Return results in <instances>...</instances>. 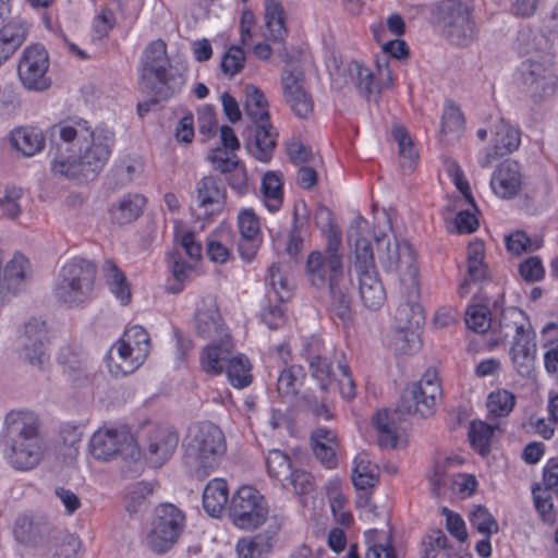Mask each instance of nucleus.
<instances>
[{
	"mask_svg": "<svg viewBox=\"0 0 558 558\" xmlns=\"http://www.w3.org/2000/svg\"><path fill=\"white\" fill-rule=\"evenodd\" d=\"M50 171L57 178L88 180L107 163L114 145L108 129H93L86 120L69 119L51 128Z\"/></svg>",
	"mask_w": 558,
	"mask_h": 558,
	"instance_id": "f257e3e1",
	"label": "nucleus"
},
{
	"mask_svg": "<svg viewBox=\"0 0 558 558\" xmlns=\"http://www.w3.org/2000/svg\"><path fill=\"white\" fill-rule=\"evenodd\" d=\"M0 441L4 460L22 472L36 469L47 452L40 417L27 409L12 410L5 414Z\"/></svg>",
	"mask_w": 558,
	"mask_h": 558,
	"instance_id": "f03ea898",
	"label": "nucleus"
},
{
	"mask_svg": "<svg viewBox=\"0 0 558 558\" xmlns=\"http://www.w3.org/2000/svg\"><path fill=\"white\" fill-rule=\"evenodd\" d=\"M324 235L325 253L314 251L307 257V278L316 289L328 290L331 310L338 317L345 319L351 304L352 281L343 268L341 232L337 229Z\"/></svg>",
	"mask_w": 558,
	"mask_h": 558,
	"instance_id": "7ed1b4c3",
	"label": "nucleus"
},
{
	"mask_svg": "<svg viewBox=\"0 0 558 558\" xmlns=\"http://www.w3.org/2000/svg\"><path fill=\"white\" fill-rule=\"evenodd\" d=\"M375 40L381 46L383 54L376 58L375 70L357 60L350 61L344 72L359 92L368 99H377L380 93L393 86V75L388 57L401 59L408 54L407 44L399 38H388L384 23L371 27Z\"/></svg>",
	"mask_w": 558,
	"mask_h": 558,
	"instance_id": "20e7f679",
	"label": "nucleus"
},
{
	"mask_svg": "<svg viewBox=\"0 0 558 558\" xmlns=\"http://www.w3.org/2000/svg\"><path fill=\"white\" fill-rule=\"evenodd\" d=\"M369 225L357 216L348 230V242L353 248V268L357 276L359 292L365 307L376 311L386 301V291L374 266V254L368 239Z\"/></svg>",
	"mask_w": 558,
	"mask_h": 558,
	"instance_id": "39448f33",
	"label": "nucleus"
},
{
	"mask_svg": "<svg viewBox=\"0 0 558 558\" xmlns=\"http://www.w3.org/2000/svg\"><path fill=\"white\" fill-rule=\"evenodd\" d=\"M140 84L157 99H168L179 94L185 83L183 73L173 66L167 54L165 41L149 43L141 57Z\"/></svg>",
	"mask_w": 558,
	"mask_h": 558,
	"instance_id": "423d86ee",
	"label": "nucleus"
},
{
	"mask_svg": "<svg viewBox=\"0 0 558 558\" xmlns=\"http://www.w3.org/2000/svg\"><path fill=\"white\" fill-rule=\"evenodd\" d=\"M184 463L197 476H206L220 463L227 446L221 429L213 423L189 427L183 440Z\"/></svg>",
	"mask_w": 558,
	"mask_h": 558,
	"instance_id": "0eeeda50",
	"label": "nucleus"
},
{
	"mask_svg": "<svg viewBox=\"0 0 558 558\" xmlns=\"http://www.w3.org/2000/svg\"><path fill=\"white\" fill-rule=\"evenodd\" d=\"M244 111L254 125L245 147L252 157L260 162H268L272 158L278 134L269 121L268 101L264 93L254 85L245 87Z\"/></svg>",
	"mask_w": 558,
	"mask_h": 558,
	"instance_id": "6e6552de",
	"label": "nucleus"
},
{
	"mask_svg": "<svg viewBox=\"0 0 558 558\" xmlns=\"http://www.w3.org/2000/svg\"><path fill=\"white\" fill-rule=\"evenodd\" d=\"M430 22L447 39L459 47H466L476 37L472 7L461 0H441L430 8Z\"/></svg>",
	"mask_w": 558,
	"mask_h": 558,
	"instance_id": "1a4fd4ad",
	"label": "nucleus"
},
{
	"mask_svg": "<svg viewBox=\"0 0 558 558\" xmlns=\"http://www.w3.org/2000/svg\"><path fill=\"white\" fill-rule=\"evenodd\" d=\"M502 328L513 331L509 355L521 376H530L536 356L535 332L526 314L518 307H508L500 317Z\"/></svg>",
	"mask_w": 558,
	"mask_h": 558,
	"instance_id": "9d476101",
	"label": "nucleus"
},
{
	"mask_svg": "<svg viewBox=\"0 0 558 558\" xmlns=\"http://www.w3.org/2000/svg\"><path fill=\"white\" fill-rule=\"evenodd\" d=\"M96 278V266L83 257L69 259L61 268L53 288L56 298L75 306L85 302L92 294Z\"/></svg>",
	"mask_w": 558,
	"mask_h": 558,
	"instance_id": "9b49d317",
	"label": "nucleus"
},
{
	"mask_svg": "<svg viewBox=\"0 0 558 558\" xmlns=\"http://www.w3.org/2000/svg\"><path fill=\"white\" fill-rule=\"evenodd\" d=\"M150 350V339L141 326H132L117 341L108 357L109 372L113 376H124L134 373L147 359Z\"/></svg>",
	"mask_w": 558,
	"mask_h": 558,
	"instance_id": "f8f14e48",
	"label": "nucleus"
},
{
	"mask_svg": "<svg viewBox=\"0 0 558 558\" xmlns=\"http://www.w3.org/2000/svg\"><path fill=\"white\" fill-rule=\"evenodd\" d=\"M376 244L377 256L381 267L387 272L397 274L400 284H408L410 291L415 293L418 268L415 254L410 244L396 238L393 241H390L387 235L376 238Z\"/></svg>",
	"mask_w": 558,
	"mask_h": 558,
	"instance_id": "ddd939ff",
	"label": "nucleus"
},
{
	"mask_svg": "<svg viewBox=\"0 0 558 558\" xmlns=\"http://www.w3.org/2000/svg\"><path fill=\"white\" fill-rule=\"evenodd\" d=\"M184 526L185 515L178 507L172 504L159 505L146 536L148 548L158 555L167 553L178 542Z\"/></svg>",
	"mask_w": 558,
	"mask_h": 558,
	"instance_id": "4468645a",
	"label": "nucleus"
},
{
	"mask_svg": "<svg viewBox=\"0 0 558 558\" xmlns=\"http://www.w3.org/2000/svg\"><path fill=\"white\" fill-rule=\"evenodd\" d=\"M89 451L98 460H109L116 456L136 460L141 456L138 444L123 425L98 428L90 437Z\"/></svg>",
	"mask_w": 558,
	"mask_h": 558,
	"instance_id": "2eb2a0df",
	"label": "nucleus"
},
{
	"mask_svg": "<svg viewBox=\"0 0 558 558\" xmlns=\"http://www.w3.org/2000/svg\"><path fill=\"white\" fill-rule=\"evenodd\" d=\"M229 510L234 525L247 531L264 524L269 512L264 496L250 485L238 488L231 497Z\"/></svg>",
	"mask_w": 558,
	"mask_h": 558,
	"instance_id": "dca6fc26",
	"label": "nucleus"
},
{
	"mask_svg": "<svg viewBox=\"0 0 558 558\" xmlns=\"http://www.w3.org/2000/svg\"><path fill=\"white\" fill-rule=\"evenodd\" d=\"M444 167L451 182L461 194L453 205L457 214L452 221V229L457 233H472L478 227V218L477 207L472 196L470 184L456 160L446 159Z\"/></svg>",
	"mask_w": 558,
	"mask_h": 558,
	"instance_id": "f3484780",
	"label": "nucleus"
},
{
	"mask_svg": "<svg viewBox=\"0 0 558 558\" xmlns=\"http://www.w3.org/2000/svg\"><path fill=\"white\" fill-rule=\"evenodd\" d=\"M48 335L46 323L32 318L17 335L15 352L21 361L34 368L45 371L50 355L47 350Z\"/></svg>",
	"mask_w": 558,
	"mask_h": 558,
	"instance_id": "a211bd4d",
	"label": "nucleus"
},
{
	"mask_svg": "<svg viewBox=\"0 0 558 558\" xmlns=\"http://www.w3.org/2000/svg\"><path fill=\"white\" fill-rule=\"evenodd\" d=\"M441 396L440 381L436 371L427 369L422 378L412 384L401 397L400 411L428 416Z\"/></svg>",
	"mask_w": 558,
	"mask_h": 558,
	"instance_id": "6ab92c4d",
	"label": "nucleus"
},
{
	"mask_svg": "<svg viewBox=\"0 0 558 558\" xmlns=\"http://www.w3.org/2000/svg\"><path fill=\"white\" fill-rule=\"evenodd\" d=\"M49 57L41 45L26 47L19 60L17 76L24 88L43 92L49 88L51 80L48 76Z\"/></svg>",
	"mask_w": 558,
	"mask_h": 558,
	"instance_id": "aec40b11",
	"label": "nucleus"
},
{
	"mask_svg": "<svg viewBox=\"0 0 558 558\" xmlns=\"http://www.w3.org/2000/svg\"><path fill=\"white\" fill-rule=\"evenodd\" d=\"M226 205V187L221 180L214 175L202 178L192 196L191 210L199 220H209L219 215Z\"/></svg>",
	"mask_w": 558,
	"mask_h": 558,
	"instance_id": "412c9836",
	"label": "nucleus"
},
{
	"mask_svg": "<svg viewBox=\"0 0 558 558\" xmlns=\"http://www.w3.org/2000/svg\"><path fill=\"white\" fill-rule=\"evenodd\" d=\"M179 442L175 429L169 425H149L144 428L142 442L138 447L149 463L161 466L174 452Z\"/></svg>",
	"mask_w": 558,
	"mask_h": 558,
	"instance_id": "4be33fe9",
	"label": "nucleus"
},
{
	"mask_svg": "<svg viewBox=\"0 0 558 558\" xmlns=\"http://www.w3.org/2000/svg\"><path fill=\"white\" fill-rule=\"evenodd\" d=\"M517 82L524 93L541 99L554 93L558 80L545 62L529 59L519 66Z\"/></svg>",
	"mask_w": 558,
	"mask_h": 558,
	"instance_id": "5701e85b",
	"label": "nucleus"
},
{
	"mask_svg": "<svg viewBox=\"0 0 558 558\" xmlns=\"http://www.w3.org/2000/svg\"><path fill=\"white\" fill-rule=\"evenodd\" d=\"M29 269V262L23 254L14 253L5 259L4 253L0 251V305L21 290Z\"/></svg>",
	"mask_w": 558,
	"mask_h": 558,
	"instance_id": "b1692460",
	"label": "nucleus"
},
{
	"mask_svg": "<svg viewBox=\"0 0 558 558\" xmlns=\"http://www.w3.org/2000/svg\"><path fill=\"white\" fill-rule=\"evenodd\" d=\"M303 72L299 65H288L281 75V84L287 102L299 118H307L313 111V101L305 92Z\"/></svg>",
	"mask_w": 558,
	"mask_h": 558,
	"instance_id": "393cba45",
	"label": "nucleus"
},
{
	"mask_svg": "<svg viewBox=\"0 0 558 558\" xmlns=\"http://www.w3.org/2000/svg\"><path fill=\"white\" fill-rule=\"evenodd\" d=\"M193 327L199 337L209 340L222 337L223 333H229L221 320L216 300L213 295L203 296L196 302Z\"/></svg>",
	"mask_w": 558,
	"mask_h": 558,
	"instance_id": "a878e982",
	"label": "nucleus"
},
{
	"mask_svg": "<svg viewBox=\"0 0 558 558\" xmlns=\"http://www.w3.org/2000/svg\"><path fill=\"white\" fill-rule=\"evenodd\" d=\"M523 182L521 166L517 161L508 159L494 170L489 185L497 197L511 199L520 193Z\"/></svg>",
	"mask_w": 558,
	"mask_h": 558,
	"instance_id": "bb28decb",
	"label": "nucleus"
},
{
	"mask_svg": "<svg viewBox=\"0 0 558 558\" xmlns=\"http://www.w3.org/2000/svg\"><path fill=\"white\" fill-rule=\"evenodd\" d=\"M233 350L234 343L230 333L209 340L199 353L201 368L210 375L222 374L227 363L234 355Z\"/></svg>",
	"mask_w": 558,
	"mask_h": 558,
	"instance_id": "cd10ccee",
	"label": "nucleus"
},
{
	"mask_svg": "<svg viewBox=\"0 0 558 558\" xmlns=\"http://www.w3.org/2000/svg\"><path fill=\"white\" fill-rule=\"evenodd\" d=\"M236 222L241 235L240 255L245 262H251L262 243L259 218L252 208H243L238 214Z\"/></svg>",
	"mask_w": 558,
	"mask_h": 558,
	"instance_id": "c85d7f7f",
	"label": "nucleus"
},
{
	"mask_svg": "<svg viewBox=\"0 0 558 558\" xmlns=\"http://www.w3.org/2000/svg\"><path fill=\"white\" fill-rule=\"evenodd\" d=\"M404 300L395 313V329H418L424 322V312L417 302L420 295V281H416V291L412 293L408 284H400Z\"/></svg>",
	"mask_w": 558,
	"mask_h": 558,
	"instance_id": "c756f323",
	"label": "nucleus"
},
{
	"mask_svg": "<svg viewBox=\"0 0 558 558\" xmlns=\"http://www.w3.org/2000/svg\"><path fill=\"white\" fill-rule=\"evenodd\" d=\"M322 343L313 338L304 348L303 354L308 362L312 377L316 380L320 389L326 390L336 377L332 371L331 362L320 355Z\"/></svg>",
	"mask_w": 558,
	"mask_h": 558,
	"instance_id": "7c9ffc66",
	"label": "nucleus"
},
{
	"mask_svg": "<svg viewBox=\"0 0 558 558\" xmlns=\"http://www.w3.org/2000/svg\"><path fill=\"white\" fill-rule=\"evenodd\" d=\"M29 24L22 17H14L0 28V64L8 60L26 40Z\"/></svg>",
	"mask_w": 558,
	"mask_h": 558,
	"instance_id": "2f4dec72",
	"label": "nucleus"
},
{
	"mask_svg": "<svg viewBox=\"0 0 558 558\" xmlns=\"http://www.w3.org/2000/svg\"><path fill=\"white\" fill-rule=\"evenodd\" d=\"M311 444L315 457L326 469L330 470L337 466L339 444L331 429L325 427L315 429L311 436Z\"/></svg>",
	"mask_w": 558,
	"mask_h": 558,
	"instance_id": "473e14b6",
	"label": "nucleus"
},
{
	"mask_svg": "<svg viewBox=\"0 0 558 558\" xmlns=\"http://www.w3.org/2000/svg\"><path fill=\"white\" fill-rule=\"evenodd\" d=\"M10 142L25 157L35 156L45 147L43 132L33 126L15 128L10 134Z\"/></svg>",
	"mask_w": 558,
	"mask_h": 558,
	"instance_id": "72a5a7b5",
	"label": "nucleus"
},
{
	"mask_svg": "<svg viewBox=\"0 0 558 558\" xmlns=\"http://www.w3.org/2000/svg\"><path fill=\"white\" fill-rule=\"evenodd\" d=\"M229 500L228 484L223 478L209 481L203 492L204 510L214 518L220 517Z\"/></svg>",
	"mask_w": 558,
	"mask_h": 558,
	"instance_id": "f704fd0d",
	"label": "nucleus"
},
{
	"mask_svg": "<svg viewBox=\"0 0 558 558\" xmlns=\"http://www.w3.org/2000/svg\"><path fill=\"white\" fill-rule=\"evenodd\" d=\"M262 202L266 209L275 214L283 204V183L280 172L267 171L262 178Z\"/></svg>",
	"mask_w": 558,
	"mask_h": 558,
	"instance_id": "c9c22d12",
	"label": "nucleus"
},
{
	"mask_svg": "<svg viewBox=\"0 0 558 558\" xmlns=\"http://www.w3.org/2000/svg\"><path fill=\"white\" fill-rule=\"evenodd\" d=\"M146 198L142 194H126L110 208L111 220L118 225L134 221L142 214Z\"/></svg>",
	"mask_w": 558,
	"mask_h": 558,
	"instance_id": "e433bc0d",
	"label": "nucleus"
},
{
	"mask_svg": "<svg viewBox=\"0 0 558 558\" xmlns=\"http://www.w3.org/2000/svg\"><path fill=\"white\" fill-rule=\"evenodd\" d=\"M101 270L106 283L114 298L122 305L129 304L132 294L130 283L123 271L110 259L104 262Z\"/></svg>",
	"mask_w": 558,
	"mask_h": 558,
	"instance_id": "4c0bfd02",
	"label": "nucleus"
},
{
	"mask_svg": "<svg viewBox=\"0 0 558 558\" xmlns=\"http://www.w3.org/2000/svg\"><path fill=\"white\" fill-rule=\"evenodd\" d=\"M378 466L371 461L368 453L360 452L353 459L352 483L359 490L372 488L378 482Z\"/></svg>",
	"mask_w": 558,
	"mask_h": 558,
	"instance_id": "58836bf2",
	"label": "nucleus"
},
{
	"mask_svg": "<svg viewBox=\"0 0 558 558\" xmlns=\"http://www.w3.org/2000/svg\"><path fill=\"white\" fill-rule=\"evenodd\" d=\"M366 558H397L390 531L369 529L364 532Z\"/></svg>",
	"mask_w": 558,
	"mask_h": 558,
	"instance_id": "ea45409f",
	"label": "nucleus"
},
{
	"mask_svg": "<svg viewBox=\"0 0 558 558\" xmlns=\"http://www.w3.org/2000/svg\"><path fill=\"white\" fill-rule=\"evenodd\" d=\"M286 34L284 12L281 3L278 0H266L265 38L272 41H280L284 38Z\"/></svg>",
	"mask_w": 558,
	"mask_h": 558,
	"instance_id": "a19ab883",
	"label": "nucleus"
},
{
	"mask_svg": "<svg viewBox=\"0 0 558 558\" xmlns=\"http://www.w3.org/2000/svg\"><path fill=\"white\" fill-rule=\"evenodd\" d=\"M342 480L338 476L331 477L326 484V493L335 520L348 525L352 520L351 513L347 510V497L342 492Z\"/></svg>",
	"mask_w": 558,
	"mask_h": 558,
	"instance_id": "79ce46f5",
	"label": "nucleus"
},
{
	"mask_svg": "<svg viewBox=\"0 0 558 558\" xmlns=\"http://www.w3.org/2000/svg\"><path fill=\"white\" fill-rule=\"evenodd\" d=\"M377 433V442L380 448L393 449L398 444V427L393 415L388 410H380L373 418Z\"/></svg>",
	"mask_w": 558,
	"mask_h": 558,
	"instance_id": "37998d69",
	"label": "nucleus"
},
{
	"mask_svg": "<svg viewBox=\"0 0 558 558\" xmlns=\"http://www.w3.org/2000/svg\"><path fill=\"white\" fill-rule=\"evenodd\" d=\"M492 144L501 155H508L518 149L521 143L520 132L504 119H499L493 130Z\"/></svg>",
	"mask_w": 558,
	"mask_h": 558,
	"instance_id": "c03bdc74",
	"label": "nucleus"
},
{
	"mask_svg": "<svg viewBox=\"0 0 558 558\" xmlns=\"http://www.w3.org/2000/svg\"><path fill=\"white\" fill-rule=\"evenodd\" d=\"M58 362L73 383L76 384L86 378L88 372V360L85 355L72 350L71 348H62L58 355Z\"/></svg>",
	"mask_w": 558,
	"mask_h": 558,
	"instance_id": "a18cd8bd",
	"label": "nucleus"
},
{
	"mask_svg": "<svg viewBox=\"0 0 558 558\" xmlns=\"http://www.w3.org/2000/svg\"><path fill=\"white\" fill-rule=\"evenodd\" d=\"M272 536L257 534L254 537H243L236 543L238 558H267L271 550Z\"/></svg>",
	"mask_w": 558,
	"mask_h": 558,
	"instance_id": "49530a36",
	"label": "nucleus"
},
{
	"mask_svg": "<svg viewBox=\"0 0 558 558\" xmlns=\"http://www.w3.org/2000/svg\"><path fill=\"white\" fill-rule=\"evenodd\" d=\"M252 364L243 353L234 354L227 366L225 372L230 384L234 388H244L252 383Z\"/></svg>",
	"mask_w": 558,
	"mask_h": 558,
	"instance_id": "de8ad7c7",
	"label": "nucleus"
},
{
	"mask_svg": "<svg viewBox=\"0 0 558 558\" xmlns=\"http://www.w3.org/2000/svg\"><path fill=\"white\" fill-rule=\"evenodd\" d=\"M464 132V119L453 104H447L441 117V137L447 143L458 141Z\"/></svg>",
	"mask_w": 558,
	"mask_h": 558,
	"instance_id": "09e8293b",
	"label": "nucleus"
},
{
	"mask_svg": "<svg viewBox=\"0 0 558 558\" xmlns=\"http://www.w3.org/2000/svg\"><path fill=\"white\" fill-rule=\"evenodd\" d=\"M266 468L271 478L284 485V481L289 477L294 466L287 452L280 449H271L266 456Z\"/></svg>",
	"mask_w": 558,
	"mask_h": 558,
	"instance_id": "8fccbe9b",
	"label": "nucleus"
},
{
	"mask_svg": "<svg viewBox=\"0 0 558 558\" xmlns=\"http://www.w3.org/2000/svg\"><path fill=\"white\" fill-rule=\"evenodd\" d=\"M392 136L398 144L400 163L404 170H412L418 159V154L408 131L400 124L392 128Z\"/></svg>",
	"mask_w": 558,
	"mask_h": 558,
	"instance_id": "3c124183",
	"label": "nucleus"
},
{
	"mask_svg": "<svg viewBox=\"0 0 558 558\" xmlns=\"http://www.w3.org/2000/svg\"><path fill=\"white\" fill-rule=\"evenodd\" d=\"M495 432V426L483 421H473L469 426V439L471 446L481 456H486L490 450V442Z\"/></svg>",
	"mask_w": 558,
	"mask_h": 558,
	"instance_id": "603ef678",
	"label": "nucleus"
},
{
	"mask_svg": "<svg viewBox=\"0 0 558 558\" xmlns=\"http://www.w3.org/2000/svg\"><path fill=\"white\" fill-rule=\"evenodd\" d=\"M332 360L337 364L338 374L335 378L338 380L339 392L343 399L351 400L355 397V384L345 355L342 351H336Z\"/></svg>",
	"mask_w": 558,
	"mask_h": 558,
	"instance_id": "864d4df0",
	"label": "nucleus"
},
{
	"mask_svg": "<svg viewBox=\"0 0 558 558\" xmlns=\"http://www.w3.org/2000/svg\"><path fill=\"white\" fill-rule=\"evenodd\" d=\"M304 378V372L301 366L292 365L282 369L278 376L277 390L282 397L295 396Z\"/></svg>",
	"mask_w": 558,
	"mask_h": 558,
	"instance_id": "5fc2aeb1",
	"label": "nucleus"
},
{
	"mask_svg": "<svg viewBox=\"0 0 558 558\" xmlns=\"http://www.w3.org/2000/svg\"><path fill=\"white\" fill-rule=\"evenodd\" d=\"M514 404L515 396L506 389H498L490 392L486 401L487 411L493 417L509 415Z\"/></svg>",
	"mask_w": 558,
	"mask_h": 558,
	"instance_id": "6e6d98bb",
	"label": "nucleus"
},
{
	"mask_svg": "<svg viewBox=\"0 0 558 558\" xmlns=\"http://www.w3.org/2000/svg\"><path fill=\"white\" fill-rule=\"evenodd\" d=\"M154 486L149 482H136L131 484L125 493V508L129 512H137L148 504V497L153 494Z\"/></svg>",
	"mask_w": 558,
	"mask_h": 558,
	"instance_id": "4d7b16f0",
	"label": "nucleus"
},
{
	"mask_svg": "<svg viewBox=\"0 0 558 558\" xmlns=\"http://www.w3.org/2000/svg\"><path fill=\"white\" fill-rule=\"evenodd\" d=\"M418 329H395L391 347L397 354H412L420 350Z\"/></svg>",
	"mask_w": 558,
	"mask_h": 558,
	"instance_id": "13d9d810",
	"label": "nucleus"
},
{
	"mask_svg": "<svg viewBox=\"0 0 558 558\" xmlns=\"http://www.w3.org/2000/svg\"><path fill=\"white\" fill-rule=\"evenodd\" d=\"M485 248L481 241L471 242L468 246V274L472 281L482 280L486 275L484 265Z\"/></svg>",
	"mask_w": 558,
	"mask_h": 558,
	"instance_id": "bf43d9fd",
	"label": "nucleus"
},
{
	"mask_svg": "<svg viewBox=\"0 0 558 558\" xmlns=\"http://www.w3.org/2000/svg\"><path fill=\"white\" fill-rule=\"evenodd\" d=\"M78 548V538L72 534H65L49 544L46 558H76Z\"/></svg>",
	"mask_w": 558,
	"mask_h": 558,
	"instance_id": "052dcab7",
	"label": "nucleus"
},
{
	"mask_svg": "<svg viewBox=\"0 0 558 558\" xmlns=\"http://www.w3.org/2000/svg\"><path fill=\"white\" fill-rule=\"evenodd\" d=\"M470 523L484 536H492L497 533L499 525L487 508L475 506L470 512Z\"/></svg>",
	"mask_w": 558,
	"mask_h": 558,
	"instance_id": "680f3d73",
	"label": "nucleus"
},
{
	"mask_svg": "<svg viewBox=\"0 0 558 558\" xmlns=\"http://www.w3.org/2000/svg\"><path fill=\"white\" fill-rule=\"evenodd\" d=\"M267 281L280 302L290 298V284L286 267L280 263H274L268 268Z\"/></svg>",
	"mask_w": 558,
	"mask_h": 558,
	"instance_id": "e2e57ef3",
	"label": "nucleus"
},
{
	"mask_svg": "<svg viewBox=\"0 0 558 558\" xmlns=\"http://www.w3.org/2000/svg\"><path fill=\"white\" fill-rule=\"evenodd\" d=\"M541 239H531L521 230H517L506 236V246L509 252L520 255L527 251H535L542 246Z\"/></svg>",
	"mask_w": 558,
	"mask_h": 558,
	"instance_id": "0e129e2a",
	"label": "nucleus"
},
{
	"mask_svg": "<svg viewBox=\"0 0 558 558\" xmlns=\"http://www.w3.org/2000/svg\"><path fill=\"white\" fill-rule=\"evenodd\" d=\"M490 314L485 305H470L465 312V324L468 328L476 332H485L490 327Z\"/></svg>",
	"mask_w": 558,
	"mask_h": 558,
	"instance_id": "69168bd1",
	"label": "nucleus"
},
{
	"mask_svg": "<svg viewBox=\"0 0 558 558\" xmlns=\"http://www.w3.org/2000/svg\"><path fill=\"white\" fill-rule=\"evenodd\" d=\"M194 267L192 264L184 262L179 256H172L170 260V270L174 282L168 289L170 292L178 293L183 289V284L189 280Z\"/></svg>",
	"mask_w": 558,
	"mask_h": 558,
	"instance_id": "338daca9",
	"label": "nucleus"
},
{
	"mask_svg": "<svg viewBox=\"0 0 558 558\" xmlns=\"http://www.w3.org/2000/svg\"><path fill=\"white\" fill-rule=\"evenodd\" d=\"M208 159L216 170L226 175L242 163L234 151H228L220 148L214 149Z\"/></svg>",
	"mask_w": 558,
	"mask_h": 558,
	"instance_id": "774afa93",
	"label": "nucleus"
}]
</instances>
